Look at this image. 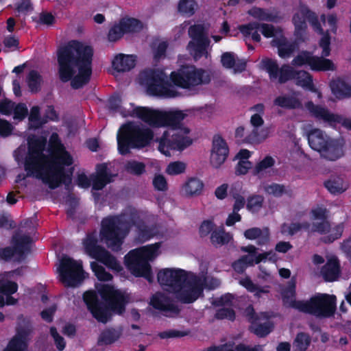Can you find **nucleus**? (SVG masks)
<instances>
[{
  "mask_svg": "<svg viewBox=\"0 0 351 351\" xmlns=\"http://www.w3.org/2000/svg\"><path fill=\"white\" fill-rule=\"evenodd\" d=\"M45 141L41 139L29 142V154L25 162L27 176H33L55 189L60 183L69 186L71 182L72 171L66 174L64 167L73 164V158L60 143L57 134L50 138L51 152L49 156L43 154Z\"/></svg>",
  "mask_w": 351,
  "mask_h": 351,
  "instance_id": "obj_1",
  "label": "nucleus"
},
{
  "mask_svg": "<svg viewBox=\"0 0 351 351\" xmlns=\"http://www.w3.org/2000/svg\"><path fill=\"white\" fill-rule=\"evenodd\" d=\"M135 112L139 119L150 126L170 127L164 132L160 138L156 139L158 143V150L164 155L170 156L171 150L182 151L192 143V140L189 136V129L180 124L186 116L184 111H159L138 108Z\"/></svg>",
  "mask_w": 351,
  "mask_h": 351,
  "instance_id": "obj_2",
  "label": "nucleus"
},
{
  "mask_svg": "<svg viewBox=\"0 0 351 351\" xmlns=\"http://www.w3.org/2000/svg\"><path fill=\"white\" fill-rule=\"evenodd\" d=\"M93 56L91 46L77 40H71L60 47L57 56L60 80L66 82L71 80V86L76 89L88 83Z\"/></svg>",
  "mask_w": 351,
  "mask_h": 351,
  "instance_id": "obj_3",
  "label": "nucleus"
},
{
  "mask_svg": "<svg viewBox=\"0 0 351 351\" xmlns=\"http://www.w3.org/2000/svg\"><path fill=\"white\" fill-rule=\"evenodd\" d=\"M205 72L193 66H184L178 72H172L168 82L167 75L159 69H149L141 72L139 80L147 87L149 94L163 97H175L179 95L176 86L189 88L208 81L204 78Z\"/></svg>",
  "mask_w": 351,
  "mask_h": 351,
  "instance_id": "obj_4",
  "label": "nucleus"
},
{
  "mask_svg": "<svg viewBox=\"0 0 351 351\" xmlns=\"http://www.w3.org/2000/svg\"><path fill=\"white\" fill-rule=\"evenodd\" d=\"M161 286L182 303H192L202 293L204 280L180 269H164L158 274Z\"/></svg>",
  "mask_w": 351,
  "mask_h": 351,
  "instance_id": "obj_5",
  "label": "nucleus"
},
{
  "mask_svg": "<svg viewBox=\"0 0 351 351\" xmlns=\"http://www.w3.org/2000/svg\"><path fill=\"white\" fill-rule=\"evenodd\" d=\"M96 289L107 305L99 301L94 291L85 292L83 298L88 310L98 322L106 324L112 317L111 312L121 315L125 311V306L128 302L125 293L108 284H97Z\"/></svg>",
  "mask_w": 351,
  "mask_h": 351,
  "instance_id": "obj_6",
  "label": "nucleus"
},
{
  "mask_svg": "<svg viewBox=\"0 0 351 351\" xmlns=\"http://www.w3.org/2000/svg\"><path fill=\"white\" fill-rule=\"evenodd\" d=\"M130 215L110 216L101 221L100 239L113 251H119L132 223Z\"/></svg>",
  "mask_w": 351,
  "mask_h": 351,
  "instance_id": "obj_7",
  "label": "nucleus"
},
{
  "mask_svg": "<svg viewBox=\"0 0 351 351\" xmlns=\"http://www.w3.org/2000/svg\"><path fill=\"white\" fill-rule=\"evenodd\" d=\"M153 138L151 129L140 125L126 124L121 128L117 135L119 151L121 154H126L131 148L145 147Z\"/></svg>",
  "mask_w": 351,
  "mask_h": 351,
  "instance_id": "obj_8",
  "label": "nucleus"
},
{
  "mask_svg": "<svg viewBox=\"0 0 351 351\" xmlns=\"http://www.w3.org/2000/svg\"><path fill=\"white\" fill-rule=\"evenodd\" d=\"M160 243L143 246L130 251L125 256V262L130 271L136 276H143L148 281L152 280L149 261H153L160 254Z\"/></svg>",
  "mask_w": 351,
  "mask_h": 351,
  "instance_id": "obj_9",
  "label": "nucleus"
},
{
  "mask_svg": "<svg viewBox=\"0 0 351 351\" xmlns=\"http://www.w3.org/2000/svg\"><path fill=\"white\" fill-rule=\"evenodd\" d=\"M291 306L318 317H329L335 312L336 297L334 295L319 293L308 301H293Z\"/></svg>",
  "mask_w": 351,
  "mask_h": 351,
  "instance_id": "obj_10",
  "label": "nucleus"
},
{
  "mask_svg": "<svg viewBox=\"0 0 351 351\" xmlns=\"http://www.w3.org/2000/svg\"><path fill=\"white\" fill-rule=\"evenodd\" d=\"M58 270L60 274V279L65 286L77 287L86 278L82 262L75 261L66 256L62 258Z\"/></svg>",
  "mask_w": 351,
  "mask_h": 351,
  "instance_id": "obj_11",
  "label": "nucleus"
},
{
  "mask_svg": "<svg viewBox=\"0 0 351 351\" xmlns=\"http://www.w3.org/2000/svg\"><path fill=\"white\" fill-rule=\"evenodd\" d=\"M84 250L87 254L105 265L109 269L120 271L122 267L116 258L105 248L97 245L95 234H88L83 241Z\"/></svg>",
  "mask_w": 351,
  "mask_h": 351,
  "instance_id": "obj_12",
  "label": "nucleus"
},
{
  "mask_svg": "<svg viewBox=\"0 0 351 351\" xmlns=\"http://www.w3.org/2000/svg\"><path fill=\"white\" fill-rule=\"evenodd\" d=\"M117 173H112L106 163L97 165L96 171L88 178L82 173L77 176V184L83 188H88L91 183L94 190H101L105 186L114 181Z\"/></svg>",
  "mask_w": 351,
  "mask_h": 351,
  "instance_id": "obj_13",
  "label": "nucleus"
},
{
  "mask_svg": "<svg viewBox=\"0 0 351 351\" xmlns=\"http://www.w3.org/2000/svg\"><path fill=\"white\" fill-rule=\"evenodd\" d=\"M292 21L295 26V34L300 39L304 40L303 34L307 28L306 21L313 25L315 30L322 33V29L315 14L303 4L299 5L293 16Z\"/></svg>",
  "mask_w": 351,
  "mask_h": 351,
  "instance_id": "obj_14",
  "label": "nucleus"
},
{
  "mask_svg": "<svg viewBox=\"0 0 351 351\" xmlns=\"http://www.w3.org/2000/svg\"><path fill=\"white\" fill-rule=\"evenodd\" d=\"M238 28L245 37L251 36L252 40L256 42H260L261 40L258 30L267 38H276L282 36L280 28L276 27L273 25L267 23L252 22L246 25H240Z\"/></svg>",
  "mask_w": 351,
  "mask_h": 351,
  "instance_id": "obj_15",
  "label": "nucleus"
},
{
  "mask_svg": "<svg viewBox=\"0 0 351 351\" xmlns=\"http://www.w3.org/2000/svg\"><path fill=\"white\" fill-rule=\"evenodd\" d=\"M293 66H302L308 64L315 71H334L335 66L329 59L313 56L308 51L300 53L291 62Z\"/></svg>",
  "mask_w": 351,
  "mask_h": 351,
  "instance_id": "obj_16",
  "label": "nucleus"
},
{
  "mask_svg": "<svg viewBox=\"0 0 351 351\" xmlns=\"http://www.w3.org/2000/svg\"><path fill=\"white\" fill-rule=\"evenodd\" d=\"M245 315L251 323L250 331L258 337H265L272 330L273 325L265 313L256 315L254 308L249 306L245 310Z\"/></svg>",
  "mask_w": 351,
  "mask_h": 351,
  "instance_id": "obj_17",
  "label": "nucleus"
},
{
  "mask_svg": "<svg viewBox=\"0 0 351 351\" xmlns=\"http://www.w3.org/2000/svg\"><path fill=\"white\" fill-rule=\"evenodd\" d=\"M13 241H14V249L5 247L0 250L1 259L8 261L14 254H16L19 255V260H21L29 252L32 239L29 236L16 234L13 237Z\"/></svg>",
  "mask_w": 351,
  "mask_h": 351,
  "instance_id": "obj_18",
  "label": "nucleus"
},
{
  "mask_svg": "<svg viewBox=\"0 0 351 351\" xmlns=\"http://www.w3.org/2000/svg\"><path fill=\"white\" fill-rule=\"evenodd\" d=\"M229 148L226 141L219 134L213 138L210 164L215 169H219L226 160Z\"/></svg>",
  "mask_w": 351,
  "mask_h": 351,
  "instance_id": "obj_19",
  "label": "nucleus"
},
{
  "mask_svg": "<svg viewBox=\"0 0 351 351\" xmlns=\"http://www.w3.org/2000/svg\"><path fill=\"white\" fill-rule=\"evenodd\" d=\"M24 325L17 327L16 335L10 341L4 351H27L32 327L29 322L24 320Z\"/></svg>",
  "mask_w": 351,
  "mask_h": 351,
  "instance_id": "obj_20",
  "label": "nucleus"
},
{
  "mask_svg": "<svg viewBox=\"0 0 351 351\" xmlns=\"http://www.w3.org/2000/svg\"><path fill=\"white\" fill-rule=\"evenodd\" d=\"M150 304L154 308L163 312L166 316L173 317L180 313L178 306L165 293H156L151 298Z\"/></svg>",
  "mask_w": 351,
  "mask_h": 351,
  "instance_id": "obj_21",
  "label": "nucleus"
},
{
  "mask_svg": "<svg viewBox=\"0 0 351 351\" xmlns=\"http://www.w3.org/2000/svg\"><path fill=\"white\" fill-rule=\"evenodd\" d=\"M305 107L311 116L314 118L322 120L329 124H336L341 123L343 116L330 112L327 108L314 104L312 101H308Z\"/></svg>",
  "mask_w": 351,
  "mask_h": 351,
  "instance_id": "obj_22",
  "label": "nucleus"
},
{
  "mask_svg": "<svg viewBox=\"0 0 351 351\" xmlns=\"http://www.w3.org/2000/svg\"><path fill=\"white\" fill-rule=\"evenodd\" d=\"M321 156L328 160L335 161L343 155V147L341 143L335 140H330L319 151Z\"/></svg>",
  "mask_w": 351,
  "mask_h": 351,
  "instance_id": "obj_23",
  "label": "nucleus"
},
{
  "mask_svg": "<svg viewBox=\"0 0 351 351\" xmlns=\"http://www.w3.org/2000/svg\"><path fill=\"white\" fill-rule=\"evenodd\" d=\"M332 92L339 99L351 96V81L343 78H337L330 84Z\"/></svg>",
  "mask_w": 351,
  "mask_h": 351,
  "instance_id": "obj_24",
  "label": "nucleus"
},
{
  "mask_svg": "<svg viewBox=\"0 0 351 351\" xmlns=\"http://www.w3.org/2000/svg\"><path fill=\"white\" fill-rule=\"evenodd\" d=\"M271 45L278 49V55L282 58H289L295 50V45L289 42L284 36L274 38Z\"/></svg>",
  "mask_w": 351,
  "mask_h": 351,
  "instance_id": "obj_25",
  "label": "nucleus"
},
{
  "mask_svg": "<svg viewBox=\"0 0 351 351\" xmlns=\"http://www.w3.org/2000/svg\"><path fill=\"white\" fill-rule=\"evenodd\" d=\"M221 61L224 67L232 69L234 73L243 71L246 67L244 60L237 58L233 53L230 52L223 53Z\"/></svg>",
  "mask_w": 351,
  "mask_h": 351,
  "instance_id": "obj_26",
  "label": "nucleus"
},
{
  "mask_svg": "<svg viewBox=\"0 0 351 351\" xmlns=\"http://www.w3.org/2000/svg\"><path fill=\"white\" fill-rule=\"evenodd\" d=\"M308 140L310 146L319 152L331 139L322 130L315 129L308 134Z\"/></svg>",
  "mask_w": 351,
  "mask_h": 351,
  "instance_id": "obj_27",
  "label": "nucleus"
},
{
  "mask_svg": "<svg viewBox=\"0 0 351 351\" xmlns=\"http://www.w3.org/2000/svg\"><path fill=\"white\" fill-rule=\"evenodd\" d=\"M135 66V58L133 56L119 54L114 58L112 67L117 72H126Z\"/></svg>",
  "mask_w": 351,
  "mask_h": 351,
  "instance_id": "obj_28",
  "label": "nucleus"
},
{
  "mask_svg": "<svg viewBox=\"0 0 351 351\" xmlns=\"http://www.w3.org/2000/svg\"><path fill=\"white\" fill-rule=\"evenodd\" d=\"M250 152L247 149H241L235 156V160H238L235 167V173L237 175H245L249 169L252 168V163L249 161Z\"/></svg>",
  "mask_w": 351,
  "mask_h": 351,
  "instance_id": "obj_29",
  "label": "nucleus"
},
{
  "mask_svg": "<svg viewBox=\"0 0 351 351\" xmlns=\"http://www.w3.org/2000/svg\"><path fill=\"white\" fill-rule=\"evenodd\" d=\"M339 265L337 258L329 259L327 263L322 269L321 273L326 281H334L339 275Z\"/></svg>",
  "mask_w": 351,
  "mask_h": 351,
  "instance_id": "obj_30",
  "label": "nucleus"
},
{
  "mask_svg": "<svg viewBox=\"0 0 351 351\" xmlns=\"http://www.w3.org/2000/svg\"><path fill=\"white\" fill-rule=\"evenodd\" d=\"M209 44V39H204V40L199 41H190L188 44L187 48L194 58L197 60L202 56L207 57V47Z\"/></svg>",
  "mask_w": 351,
  "mask_h": 351,
  "instance_id": "obj_31",
  "label": "nucleus"
},
{
  "mask_svg": "<svg viewBox=\"0 0 351 351\" xmlns=\"http://www.w3.org/2000/svg\"><path fill=\"white\" fill-rule=\"evenodd\" d=\"M244 236L247 239H257V243L261 245L267 243L269 240V232L267 228L263 229L258 228L247 229L245 231Z\"/></svg>",
  "mask_w": 351,
  "mask_h": 351,
  "instance_id": "obj_32",
  "label": "nucleus"
},
{
  "mask_svg": "<svg viewBox=\"0 0 351 351\" xmlns=\"http://www.w3.org/2000/svg\"><path fill=\"white\" fill-rule=\"evenodd\" d=\"M204 187L203 182L198 178H191L183 185L182 191L187 197L199 195Z\"/></svg>",
  "mask_w": 351,
  "mask_h": 351,
  "instance_id": "obj_33",
  "label": "nucleus"
},
{
  "mask_svg": "<svg viewBox=\"0 0 351 351\" xmlns=\"http://www.w3.org/2000/svg\"><path fill=\"white\" fill-rule=\"evenodd\" d=\"M327 189L333 194L341 193L348 188V184L342 178L334 176L324 183Z\"/></svg>",
  "mask_w": 351,
  "mask_h": 351,
  "instance_id": "obj_34",
  "label": "nucleus"
},
{
  "mask_svg": "<svg viewBox=\"0 0 351 351\" xmlns=\"http://www.w3.org/2000/svg\"><path fill=\"white\" fill-rule=\"evenodd\" d=\"M261 261V257L256 260L253 256L244 255L232 263V267L237 272L243 273L247 267L252 266L254 263L258 264Z\"/></svg>",
  "mask_w": 351,
  "mask_h": 351,
  "instance_id": "obj_35",
  "label": "nucleus"
},
{
  "mask_svg": "<svg viewBox=\"0 0 351 351\" xmlns=\"http://www.w3.org/2000/svg\"><path fill=\"white\" fill-rule=\"evenodd\" d=\"M121 99L119 96L112 97L109 100V107L110 109L119 111L123 117H136L139 118L136 113V110L138 108H145L144 107H137L131 110H126L121 106Z\"/></svg>",
  "mask_w": 351,
  "mask_h": 351,
  "instance_id": "obj_36",
  "label": "nucleus"
},
{
  "mask_svg": "<svg viewBox=\"0 0 351 351\" xmlns=\"http://www.w3.org/2000/svg\"><path fill=\"white\" fill-rule=\"evenodd\" d=\"M310 226V223L306 221L292 222L290 224L283 223L281 226V232L283 234H288L292 236L302 230H308Z\"/></svg>",
  "mask_w": 351,
  "mask_h": 351,
  "instance_id": "obj_37",
  "label": "nucleus"
},
{
  "mask_svg": "<svg viewBox=\"0 0 351 351\" xmlns=\"http://www.w3.org/2000/svg\"><path fill=\"white\" fill-rule=\"evenodd\" d=\"M295 83L304 88L313 90L314 86L311 75L306 71L300 70L296 71L294 80Z\"/></svg>",
  "mask_w": 351,
  "mask_h": 351,
  "instance_id": "obj_38",
  "label": "nucleus"
},
{
  "mask_svg": "<svg viewBox=\"0 0 351 351\" xmlns=\"http://www.w3.org/2000/svg\"><path fill=\"white\" fill-rule=\"evenodd\" d=\"M311 343V338L307 333L298 332L293 342L294 351H306Z\"/></svg>",
  "mask_w": 351,
  "mask_h": 351,
  "instance_id": "obj_39",
  "label": "nucleus"
},
{
  "mask_svg": "<svg viewBox=\"0 0 351 351\" xmlns=\"http://www.w3.org/2000/svg\"><path fill=\"white\" fill-rule=\"evenodd\" d=\"M4 273L0 274V293L5 295H12L17 291L18 285L16 282L10 281Z\"/></svg>",
  "mask_w": 351,
  "mask_h": 351,
  "instance_id": "obj_40",
  "label": "nucleus"
},
{
  "mask_svg": "<svg viewBox=\"0 0 351 351\" xmlns=\"http://www.w3.org/2000/svg\"><path fill=\"white\" fill-rule=\"evenodd\" d=\"M197 8L198 4L195 0H180L178 3V11L187 16L193 15Z\"/></svg>",
  "mask_w": 351,
  "mask_h": 351,
  "instance_id": "obj_41",
  "label": "nucleus"
},
{
  "mask_svg": "<svg viewBox=\"0 0 351 351\" xmlns=\"http://www.w3.org/2000/svg\"><path fill=\"white\" fill-rule=\"evenodd\" d=\"M231 238L230 234L226 232L223 228L221 227L212 232L210 240L214 245L220 246L228 243Z\"/></svg>",
  "mask_w": 351,
  "mask_h": 351,
  "instance_id": "obj_42",
  "label": "nucleus"
},
{
  "mask_svg": "<svg viewBox=\"0 0 351 351\" xmlns=\"http://www.w3.org/2000/svg\"><path fill=\"white\" fill-rule=\"evenodd\" d=\"M27 82L30 91L32 93H37L40 89L43 79L38 71L32 70L27 77Z\"/></svg>",
  "mask_w": 351,
  "mask_h": 351,
  "instance_id": "obj_43",
  "label": "nucleus"
},
{
  "mask_svg": "<svg viewBox=\"0 0 351 351\" xmlns=\"http://www.w3.org/2000/svg\"><path fill=\"white\" fill-rule=\"evenodd\" d=\"M297 70L289 64H283L279 70L278 80L280 84L286 83L289 80H294Z\"/></svg>",
  "mask_w": 351,
  "mask_h": 351,
  "instance_id": "obj_44",
  "label": "nucleus"
},
{
  "mask_svg": "<svg viewBox=\"0 0 351 351\" xmlns=\"http://www.w3.org/2000/svg\"><path fill=\"white\" fill-rule=\"evenodd\" d=\"M120 23L125 33L138 32L143 27L141 22L134 18H124Z\"/></svg>",
  "mask_w": 351,
  "mask_h": 351,
  "instance_id": "obj_45",
  "label": "nucleus"
},
{
  "mask_svg": "<svg viewBox=\"0 0 351 351\" xmlns=\"http://www.w3.org/2000/svg\"><path fill=\"white\" fill-rule=\"evenodd\" d=\"M274 104L282 108H297L301 106L298 99L293 97L280 96L274 100Z\"/></svg>",
  "mask_w": 351,
  "mask_h": 351,
  "instance_id": "obj_46",
  "label": "nucleus"
},
{
  "mask_svg": "<svg viewBox=\"0 0 351 351\" xmlns=\"http://www.w3.org/2000/svg\"><path fill=\"white\" fill-rule=\"evenodd\" d=\"M247 13L260 21H273L275 19V16L268 10L257 7L249 10Z\"/></svg>",
  "mask_w": 351,
  "mask_h": 351,
  "instance_id": "obj_47",
  "label": "nucleus"
},
{
  "mask_svg": "<svg viewBox=\"0 0 351 351\" xmlns=\"http://www.w3.org/2000/svg\"><path fill=\"white\" fill-rule=\"evenodd\" d=\"M263 67L268 72L271 80L278 77L280 69L276 60L270 58H264L261 61Z\"/></svg>",
  "mask_w": 351,
  "mask_h": 351,
  "instance_id": "obj_48",
  "label": "nucleus"
},
{
  "mask_svg": "<svg viewBox=\"0 0 351 351\" xmlns=\"http://www.w3.org/2000/svg\"><path fill=\"white\" fill-rule=\"evenodd\" d=\"M274 162L275 161L272 157L266 156L254 167L252 170L253 174L258 176H263L268 168L274 166Z\"/></svg>",
  "mask_w": 351,
  "mask_h": 351,
  "instance_id": "obj_49",
  "label": "nucleus"
},
{
  "mask_svg": "<svg viewBox=\"0 0 351 351\" xmlns=\"http://www.w3.org/2000/svg\"><path fill=\"white\" fill-rule=\"evenodd\" d=\"M90 267L98 280L101 281H109L112 280V276L107 272L104 267L99 265L97 262H92Z\"/></svg>",
  "mask_w": 351,
  "mask_h": 351,
  "instance_id": "obj_50",
  "label": "nucleus"
},
{
  "mask_svg": "<svg viewBox=\"0 0 351 351\" xmlns=\"http://www.w3.org/2000/svg\"><path fill=\"white\" fill-rule=\"evenodd\" d=\"M120 336V331L115 329H108L101 334L99 341L105 344H110L117 341Z\"/></svg>",
  "mask_w": 351,
  "mask_h": 351,
  "instance_id": "obj_51",
  "label": "nucleus"
},
{
  "mask_svg": "<svg viewBox=\"0 0 351 351\" xmlns=\"http://www.w3.org/2000/svg\"><path fill=\"white\" fill-rule=\"evenodd\" d=\"M125 171L131 174L140 176L145 171V166L143 162L132 160L125 165Z\"/></svg>",
  "mask_w": 351,
  "mask_h": 351,
  "instance_id": "obj_52",
  "label": "nucleus"
},
{
  "mask_svg": "<svg viewBox=\"0 0 351 351\" xmlns=\"http://www.w3.org/2000/svg\"><path fill=\"white\" fill-rule=\"evenodd\" d=\"M189 35L193 39L192 41L208 39L204 34V27L202 25H194L191 26L189 29Z\"/></svg>",
  "mask_w": 351,
  "mask_h": 351,
  "instance_id": "obj_53",
  "label": "nucleus"
},
{
  "mask_svg": "<svg viewBox=\"0 0 351 351\" xmlns=\"http://www.w3.org/2000/svg\"><path fill=\"white\" fill-rule=\"evenodd\" d=\"M240 284L245 287L249 291L254 292L257 297H261L262 293H267L268 290L260 288L249 278H245L240 280Z\"/></svg>",
  "mask_w": 351,
  "mask_h": 351,
  "instance_id": "obj_54",
  "label": "nucleus"
},
{
  "mask_svg": "<svg viewBox=\"0 0 351 351\" xmlns=\"http://www.w3.org/2000/svg\"><path fill=\"white\" fill-rule=\"evenodd\" d=\"M264 202L263 197L261 195H254L248 198L247 202V208L252 212H258L263 206Z\"/></svg>",
  "mask_w": 351,
  "mask_h": 351,
  "instance_id": "obj_55",
  "label": "nucleus"
},
{
  "mask_svg": "<svg viewBox=\"0 0 351 351\" xmlns=\"http://www.w3.org/2000/svg\"><path fill=\"white\" fill-rule=\"evenodd\" d=\"M265 191L269 195L280 197L287 193V189L284 185L273 183L264 186Z\"/></svg>",
  "mask_w": 351,
  "mask_h": 351,
  "instance_id": "obj_56",
  "label": "nucleus"
},
{
  "mask_svg": "<svg viewBox=\"0 0 351 351\" xmlns=\"http://www.w3.org/2000/svg\"><path fill=\"white\" fill-rule=\"evenodd\" d=\"M186 164L181 161L171 162L166 168V173L171 176L180 174L184 172Z\"/></svg>",
  "mask_w": 351,
  "mask_h": 351,
  "instance_id": "obj_57",
  "label": "nucleus"
},
{
  "mask_svg": "<svg viewBox=\"0 0 351 351\" xmlns=\"http://www.w3.org/2000/svg\"><path fill=\"white\" fill-rule=\"evenodd\" d=\"M241 250L242 252H247L249 254L248 255L253 256L256 258V260L261 257V261L267 258L271 259L272 257L269 256L275 255L272 252L256 254L257 248L252 245L245 247H241Z\"/></svg>",
  "mask_w": 351,
  "mask_h": 351,
  "instance_id": "obj_58",
  "label": "nucleus"
},
{
  "mask_svg": "<svg viewBox=\"0 0 351 351\" xmlns=\"http://www.w3.org/2000/svg\"><path fill=\"white\" fill-rule=\"evenodd\" d=\"M124 34L125 32L121 23L119 22L118 24H115L110 29L108 35V40L111 42H115L120 39Z\"/></svg>",
  "mask_w": 351,
  "mask_h": 351,
  "instance_id": "obj_59",
  "label": "nucleus"
},
{
  "mask_svg": "<svg viewBox=\"0 0 351 351\" xmlns=\"http://www.w3.org/2000/svg\"><path fill=\"white\" fill-rule=\"evenodd\" d=\"M29 120L31 123V126L34 128L40 127L45 122L40 119V108L38 106H34L30 110Z\"/></svg>",
  "mask_w": 351,
  "mask_h": 351,
  "instance_id": "obj_60",
  "label": "nucleus"
},
{
  "mask_svg": "<svg viewBox=\"0 0 351 351\" xmlns=\"http://www.w3.org/2000/svg\"><path fill=\"white\" fill-rule=\"evenodd\" d=\"M330 225L327 220H322L319 222H315L312 226V231L319 234H327L330 231Z\"/></svg>",
  "mask_w": 351,
  "mask_h": 351,
  "instance_id": "obj_61",
  "label": "nucleus"
},
{
  "mask_svg": "<svg viewBox=\"0 0 351 351\" xmlns=\"http://www.w3.org/2000/svg\"><path fill=\"white\" fill-rule=\"evenodd\" d=\"M154 189L160 191H165L168 189L166 178L162 175H156L152 181Z\"/></svg>",
  "mask_w": 351,
  "mask_h": 351,
  "instance_id": "obj_62",
  "label": "nucleus"
},
{
  "mask_svg": "<svg viewBox=\"0 0 351 351\" xmlns=\"http://www.w3.org/2000/svg\"><path fill=\"white\" fill-rule=\"evenodd\" d=\"M167 48V43L165 41H160L154 47V58L155 60H160L165 56V51Z\"/></svg>",
  "mask_w": 351,
  "mask_h": 351,
  "instance_id": "obj_63",
  "label": "nucleus"
},
{
  "mask_svg": "<svg viewBox=\"0 0 351 351\" xmlns=\"http://www.w3.org/2000/svg\"><path fill=\"white\" fill-rule=\"evenodd\" d=\"M14 119L21 121L27 114V108L24 104H19L14 106Z\"/></svg>",
  "mask_w": 351,
  "mask_h": 351,
  "instance_id": "obj_64",
  "label": "nucleus"
}]
</instances>
